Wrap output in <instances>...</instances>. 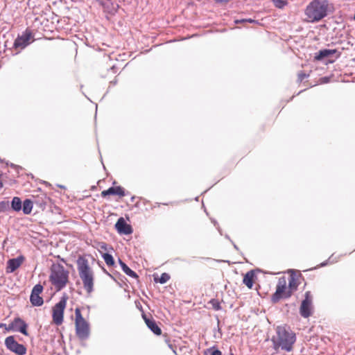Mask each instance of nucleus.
<instances>
[{"mask_svg": "<svg viewBox=\"0 0 355 355\" xmlns=\"http://www.w3.org/2000/svg\"><path fill=\"white\" fill-rule=\"evenodd\" d=\"M333 10V4L328 0H313L304 9V21L308 23L318 22Z\"/></svg>", "mask_w": 355, "mask_h": 355, "instance_id": "obj_1", "label": "nucleus"}, {"mask_svg": "<svg viewBox=\"0 0 355 355\" xmlns=\"http://www.w3.org/2000/svg\"><path fill=\"white\" fill-rule=\"evenodd\" d=\"M77 268L83 288L87 295H90L94 291V275L88 260L82 256L79 257L77 259Z\"/></svg>", "mask_w": 355, "mask_h": 355, "instance_id": "obj_2", "label": "nucleus"}, {"mask_svg": "<svg viewBox=\"0 0 355 355\" xmlns=\"http://www.w3.org/2000/svg\"><path fill=\"white\" fill-rule=\"evenodd\" d=\"M295 340L296 336L294 332L285 327L277 328V338L273 340L275 349L281 347L283 350L291 352L293 350Z\"/></svg>", "mask_w": 355, "mask_h": 355, "instance_id": "obj_3", "label": "nucleus"}, {"mask_svg": "<svg viewBox=\"0 0 355 355\" xmlns=\"http://www.w3.org/2000/svg\"><path fill=\"white\" fill-rule=\"evenodd\" d=\"M49 281L56 291H59L64 288L69 282V271L60 263L53 264L51 268Z\"/></svg>", "mask_w": 355, "mask_h": 355, "instance_id": "obj_4", "label": "nucleus"}, {"mask_svg": "<svg viewBox=\"0 0 355 355\" xmlns=\"http://www.w3.org/2000/svg\"><path fill=\"white\" fill-rule=\"evenodd\" d=\"M75 330L76 336L81 340L89 338L90 335V324L83 316L79 307L75 309Z\"/></svg>", "mask_w": 355, "mask_h": 355, "instance_id": "obj_5", "label": "nucleus"}, {"mask_svg": "<svg viewBox=\"0 0 355 355\" xmlns=\"http://www.w3.org/2000/svg\"><path fill=\"white\" fill-rule=\"evenodd\" d=\"M67 297L63 296L60 301L52 307V322L60 326L64 321V313L67 306Z\"/></svg>", "mask_w": 355, "mask_h": 355, "instance_id": "obj_6", "label": "nucleus"}, {"mask_svg": "<svg viewBox=\"0 0 355 355\" xmlns=\"http://www.w3.org/2000/svg\"><path fill=\"white\" fill-rule=\"evenodd\" d=\"M289 288L287 287V282L286 277H282L279 279L276 291L272 295L271 300L273 303L278 302L281 299L288 298L292 295Z\"/></svg>", "mask_w": 355, "mask_h": 355, "instance_id": "obj_7", "label": "nucleus"}, {"mask_svg": "<svg viewBox=\"0 0 355 355\" xmlns=\"http://www.w3.org/2000/svg\"><path fill=\"white\" fill-rule=\"evenodd\" d=\"M5 345L8 350L17 355H25L26 354V347L17 342L13 336H10L5 339Z\"/></svg>", "mask_w": 355, "mask_h": 355, "instance_id": "obj_8", "label": "nucleus"}, {"mask_svg": "<svg viewBox=\"0 0 355 355\" xmlns=\"http://www.w3.org/2000/svg\"><path fill=\"white\" fill-rule=\"evenodd\" d=\"M304 296L305 298L302 300L300 308V313L302 317L306 318H309L312 313L313 297L310 291H306Z\"/></svg>", "mask_w": 355, "mask_h": 355, "instance_id": "obj_9", "label": "nucleus"}, {"mask_svg": "<svg viewBox=\"0 0 355 355\" xmlns=\"http://www.w3.org/2000/svg\"><path fill=\"white\" fill-rule=\"evenodd\" d=\"M28 324L20 318H15L6 328L7 331H19L25 336H28Z\"/></svg>", "mask_w": 355, "mask_h": 355, "instance_id": "obj_10", "label": "nucleus"}, {"mask_svg": "<svg viewBox=\"0 0 355 355\" xmlns=\"http://www.w3.org/2000/svg\"><path fill=\"white\" fill-rule=\"evenodd\" d=\"M34 40L32 32L26 29L21 35H19L14 42V46L15 48L24 49L31 42Z\"/></svg>", "mask_w": 355, "mask_h": 355, "instance_id": "obj_11", "label": "nucleus"}, {"mask_svg": "<svg viewBox=\"0 0 355 355\" xmlns=\"http://www.w3.org/2000/svg\"><path fill=\"white\" fill-rule=\"evenodd\" d=\"M43 291V286L38 284H36L32 291L30 296V301L33 306H40L44 303L43 298L40 297V294Z\"/></svg>", "mask_w": 355, "mask_h": 355, "instance_id": "obj_12", "label": "nucleus"}, {"mask_svg": "<svg viewBox=\"0 0 355 355\" xmlns=\"http://www.w3.org/2000/svg\"><path fill=\"white\" fill-rule=\"evenodd\" d=\"M115 227L117 232L121 234H130L132 232V227L125 222L123 217L118 219Z\"/></svg>", "mask_w": 355, "mask_h": 355, "instance_id": "obj_13", "label": "nucleus"}, {"mask_svg": "<svg viewBox=\"0 0 355 355\" xmlns=\"http://www.w3.org/2000/svg\"><path fill=\"white\" fill-rule=\"evenodd\" d=\"M103 198H106L108 196H118L119 197H123L125 196V190L123 187H112L107 190H104L101 193Z\"/></svg>", "mask_w": 355, "mask_h": 355, "instance_id": "obj_14", "label": "nucleus"}, {"mask_svg": "<svg viewBox=\"0 0 355 355\" xmlns=\"http://www.w3.org/2000/svg\"><path fill=\"white\" fill-rule=\"evenodd\" d=\"M143 318L147 327L157 336L162 334V329L159 327L155 320L153 318H148L146 315H143Z\"/></svg>", "mask_w": 355, "mask_h": 355, "instance_id": "obj_15", "label": "nucleus"}, {"mask_svg": "<svg viewBox=\"0 0 355 355\" xmlns=\"http://www.w3.org/2000/svg\"><path fill=\"white\" fill-rule=\"evenodd\" d=\"M24 261V257L21 256L16 259H11L8 261L7 269L9 272H12L17 270Z\"/></svg>", "mask_w": 355, "mask_h": 355, "instance_id": "obj_16", "label": "nucleus"}, {"mask_svg": "<svg viewBox=\"0 0 355 355\" xmlns=\"http://www.w3.org/2000/svg\"><path fill=\"white\" fill-rule=\"evenodd\" d=\"M254 272L252 270L248 271L243 277V282L248 288L251 289L254 284Z\"/></svg>", "mask_w": 355, "mask_h": 355, "instance_id": "obj_17", "label": "nucleus"}, {"mask_svg": "<svg viewBox=\"0 0 355 355\" xmlns=\"http://www.w3.org/2000/svg\"><path fill=\"white\" fill-rule=\"evenodd\" d=\"M120 265L121 266V268L123 271L128 276L137 279L139 277L137 275V273L132 270L124 262L119 260Z\"/></svg>", "mask_w": 355, "mask_h": 355, "instance_id": "obj_18", "label": "nucleus"}, {"mask_svg": "<svg viewBox=\"0 0 355 355\" xmlns=\"http://www.w3.org/2000/svg\"><path fill=\"white\" fill-rule=\"evenodd\" d=\"M336 50H330V49H323L318 52V53L315 55V58L318 60H320L324 58H327L331 55L334 54Z\"/></svg>", "mask_w": 355, "mask_h": 355, "instance_id": "obj_19", "label": "nucleus"}, {"mask_svg": "<svg viewBox=\"0 0 355 355\" xmlns=\"http://www.w3.org/2000/svg\"><path fill=\"white\" fill-rule=\"evenodd\" d=\"M33 202L30 199H26L24 201L22 209L25 214H31L33 209Z\"/></svg>", "mask_w": 355, "mask_h": 355, "instance_id": "obj_20", "label": "nucleus"}, {"mask_svg": "<svg viewBox=\"0 0 355 355\" xmlns=\"http://www.w3.org/2000/svg\"><path fill=\"white\" fill-rule=\"evenodd\" d=\"M47 197L44 193L41 194V196H33V200H32L33 203L42 206L43 205L46 204Z\"/></svg>", "mask_w": 355, "mask_h": 355, "instance_id": "obj_21", "label": "nucleus"}, {"mask_svg": "<svg viewBox=\"0 0 355 355\" xmlns=\"http://www.w3.org/2000/svg\"><path fill=\"white\" fill-rule=\"evenodd\" d=\"M12 208L17 211L21 209V200L19 197H14L11 202Z\"/></svg>", "mask_w": 355, "mask_h": 355, "instance_id": "obj_22", "label": "nucleus"}, {"mask_svg": "<svg viewBox=\"0 0 355 355\" xmlns=\"http://www.w3.org/2000/svg\"><path fill=\"white\" fill-rule=\"evenodd\" d=\"M170 279V275L168 273L164 272L160 277H154V281L156 283L165 284Z\"/></svg>", "mask_w": 355, "mask_h": 355, "instance_id": "obj_23", "label": "nucleus"}, {"mask_svg": "<svg viewBox=\"0 0 355 355\" xmlns=\"http://www.w3.org/2000/svg\"><path fill=\"white\" fill-rule=\"evenodd\" d=\"M297 286L298 284L297 283L296 279L293 277H291L287 287L290 288L289 291H291L292 294L297 290Z\"/></svg>", "mask_w": 355, "mask_h": 355, "instance_id": "obj_24", "label": "nucleus"}, {"mask_svg": "<svg viewBox=\"0 0 355 355\" xmlns=\"http://www.w3.org/2000/svg\"><path fill=\"white\" fill-rule=\"evenodd\" d=\"M102 257L107 266H112L114 265V261L111 254H110L108 253H103L102 254Z\"/></svg>", "mask_w": 355, "mask_h": 355, "instance_id": "obj_25", "label": "nucleus"}, {"mask_svg": "<svg viewBox=\"0 0 355 355\" xmlns=\"http://www.w3.org/2000/svg\"><path fill=\"white\" fill-rule=\"evenodd\" d=\"M272 1L277 8H283L288 3L286 0H272Z\"/></svg>", "mask_w": 355, "mask_h": 355, "instance_id": "obj_26", "label": "nucleus"}, {"mask_svg": "<svg viewBox=\"0 0 355 355\" xmlns=\"http://www.w3.org/2000/svg\"><path fill=\"white\" fill-rule=\"evenodd\" d=\"M98 249L100 252L109 251L108 245L104 242H100L98 243Z\"/></svg>", "mask_w": 355, "mask_h": 355, "instance_id": "obj_27", "label": "nucleus"}, {"mask_svg": "<svg viewBox=\"0 0 355 355\" xmlns=\"http://www.w3.org/2000/svg\"><path fill=\"white\" fill-rule=\"evenodd\" d=\"M209 303L212 305L214 309L216 311L220 310L221 309L220 302L217 300L213 299L210 300Z\"/></svg>", "mask_w": 355, "mask_h": 355, "instance_id": "obj_28", "label": "nucleus"}, {"mask_svg": "<svg viewBox=\"0 0 355 355\" xmlns=\"http://www.w3.org/2000/svg\"><path fill=\"white\" fill-rule=\"evenodd\" d=\"M306 77V75L304 73H300L298 74V78L300 81H302Z\"/></svg>", "mask_w": 355, "mask_h": 355, "instance_id": "obj_29", "label": "nucleus"}, {"mask_svg": "<svg viewBox=\"0 0 355 355\" xmlns=\"http://www.w3.org/2000/svg\"><path fill=\"white\" fill-rule=\"evenodd\" d=\"M231 0H215V2L217 3H228L229 1H230Z\"/></svg>", "mask_w": 355, "mask_h": 355, "instance_id": "obj_30", "label": "nucleus"}, {"mask_svg": "<svg viewBox=\"0 0 355 355\" xmlns=\"http://www.w3.org/2000/svg\"><path fill=\"white\" fill-rule=\"evenodd\" d=\"M211 355H222V353L220 350L216 349L211 352Z\"/></svg>", "mask_w": 355, "mask_h": 355, "instance_id": "obj_31", "label": "nucleus"}, {"mask_svg": "<svg viewBox=\"0 0 355 355\" xmlns=\"http://www.w3.org/2000/svg\"><path fill=\"white\" fill-rule=\"evenodd\" d=\"M3 178H2V175H0V189L3 187Z\"/></svg>", "mask_w": 355, "mask_h": 355, "instance_id": "obj_32", "label": "nucleus"}, {"mask_svg": "<svg viewBox=\"0 0 355 355\" xmlns=\"http://www.w3.org/2000/svg\"><path fill=\"white\" fill-rule=\"evenodd\" d=\"M7 327H8V325H6V324L0 323V329L1 328H4L6 330Z\"/></svg>", "mask_w": 355, "mask_h": 355, "instance_id": "obj_33", "label": "nucleus"}, {"mask_svg": "<svg viewBox=\"0 0 355 355\" xmlns=\"http://www.w3.org/2000/svg\"><path fill=\"white\" fill-rule=\"evenodd\" d=\"M241 21H248V22L252 23V22H254V21L251 19H243Z\"/></svg>", "mask_w": 355, "mask_h": 355, "instance_id": "obj_34", "label": "nucleus"}, {"mask_svg": "<svg viewBox=\"0 0 355 355\" xmlns=\"http://www.w3.org/2000/svg\"><path fill=\"white\" fill-rule=\"evenodd\" d=\"M166 342H167V343H170V341H169V340H166ZM168 346H169V347H171V345L170 343H168Z\"/></svg>", "mask_w": 355, "mask_h": 355, "instance_id": "obj_35", "label": "nucleus"}]
</instances>
